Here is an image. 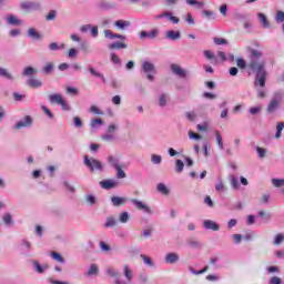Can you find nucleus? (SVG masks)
Segmentation results:
<instances>
[{
    "instance_id": "1",
    "label": "nucleus",
    "mask_w": 284,
    "mask_h": 284,
    "mask_svg": "<svg viewBox=\"0 0 284 284\" xmlns=\"http://www.w3.org/2000/svg\"><path fill=\"white\" fill-rule=\"evenodd\" d=\"M247 68L255 73V85L263 88L265 85V81L267 80V71H265V60H263V52L256 49H252Z\"/></svg>"
},
{
    "instance_id": "2",
    "label": "nucleus",
    "mask_w": 284,
    "mask_h": 284,
    "mask_svg": "<svg viewBox=\"0 0 284 284\" xmlns=\"http://www.w3.org/2000/svg\"><path fill=\"white\" fill-rule=\"evenodd\" d=\"M83 163L90 172H103V163L90 155H84Z\"/></svg>"
},
{
    "instance_id": "3",
    "label": "nucleus",
    "mask_w": 284,
    "mask_h": 284,
    "mask_svg": "<svg viewBox=\"0 0 284 284\" xmlns=\"http://www.w3.org/2000/svg\"><path fill=\"white\" fill-rule=\"evenodd\" d=\"M108 161H109L111 168L115 169L116 179H125L128 176V174H125V171H123V168H125V165L123 163H121V160H119V158H114L113 155H110L108 158Z\"/></svg>"
},
{
    "instance_id": "4",
    "label": "nucleus",
    "mask_w": 284,
    "mask_h": 284,
    "mask_svg": "<svg viewBox=\"0 0 284 284\" xmlns=\"http://www.w3.org/2000/svg\"><path fill=\"white\" fill-rule=\"evenodd\" d=\"M20 7L22 10H27V12H39L41 10V3L34 1H23Z\"/></svg>"
},
{
    "instance_id": "5",
    "label": "nucleus",
    "mask_w": 284,
    "mask_h": 284,
    "mask_svg": "<svg viewBox=\"0 0 284 284\" xmlns=\"http://www.w3.org/2000/svg\"><path fill=\"white\" fill-rule=\"evenodd\" d=\"M34 123V120L30 115H26L23 119L19 120L14 126L13 130H23V128H32V124Z\"/></svg>"
},
{
    "instance_id": "6",
    "label": "nucleus",
    "mask_w": 284,
    "mask_h": 284,
    "mask_svg": "<svg viewBox=\"0 0 284 284\" xmlns=\"http://www.w3.org/2000/svg\"><path fill=\"white\" fill-rule=\"evenodd\" d=\"M131 203L136 207V210L144 212V214H149V215L154 214V211H152V209L148 204L143 203L142 201L131 200Z\"/></svg>"
},
{
    "instance_id": "7",
    "label": "nucleus",
    "mask_w": 284,
    "mask_h": 284,
    "mask_svg": "<svg viewBox=\"0 0 284 284\" xmlns=\"http://www.w3.org/2000/svg\"><path fill=\"white\" fill-rule=\"evenodd\" d=\"M161 34V30L159 28H153L151 31H141L140 39L141 41H144V39H151L154 40Z\"/></svg>"
},
{
    "instance_id": "8",
    "label": "nucleus",
    "mask_w": 284,
    "mask_h": 284,
    "mask_svg": "<svg viewBox=\"0 0 284 284\" xmlns=\"http://www.w3.org/2000/svg\"><path fill=\"white\" fill-rule=\"evenodd\" d=\"M278 108H281V98H278V95H275L268 103L266 112L267 114H274V112H276Z\"/></svg>"
},
{
    "instance_id": "9",
    "label": "nucleus",
    "mask_w": 284,
    "mask_h": 284,
    "mask_svg": "<svg viewBox=\"0 0 284 284\" xmlns=\"http://www.w3.org/2000/svg\"><path fill=\"white\" fill-rule=\"evenodd\" d=\"M155 19L159 20V19H168V21H171V23H180L181 19H179L178 17H174L172 14V12L170 11H164L158 16H155Z\"/></svg>"
},
{
    "instance_id": "10",
    "label": "nucleus",
    "mask_w": 284,
    "mask_h": 284,
    "mask_svg": "<svg viewBox=\"0 0 284 284\" xmlns=\"http://www.w3.org/2000/svg\"><path fill=\"white\" fill-rule=\"evenodd\" d=\"M106 274L108 276H111V278H115L114 284H128L125 281L121 280L119 271L112 267L106 268Z\"/></svg>"
},
{
    "instance_id": "11",
    "label": "nucleus",
    "mask_w": 284,
    "mask_h": 284,
    "mask_svg": "<svg viewBox=\"0 0 284 284\" xmlns=\"http://www.w3.org/2000/svg\"><path fill=\"white\" fill-rule=\"evenodd\" d=\"M171 71L176 77H181V79H185L187 77V71H185V69L181 68L179 64H171Z\"/></svg>"
},
{
    "instance_id": "12",
    "label": "nucleus",
    "mask_w": 284,
    "mask_h": 284,
    "mask_svg": "<svg viewBox=\"0 0 284 284\" xmlns=\"http://www.w3.org/2000/svg\"><path fill=\"white\" fill-rule=\"evenodd\" d=\"M203 227L204 230H212V232H219V230H221V226L219 225V223L212 220H204Z\"/></svg>"
},
{
    "instance_id": "13",
    "label": "nucleus",
    "mask_w": 284,
    "mask_h": 284,
    "mask_svg": "<svg viewBox=\"0 0 284 284\" xmlns=\"http://www.w3.org/2000/svg\"><path fill=\"white\" fill-rule=\"evenodd\" d=\"M168 103H170V93H160L158 97L159 108H166Z\"/></svg>"
},
{
    "instance_id": "14",
    "label": "nucleus",
    "mask_w": 284,
    "mask_h": 284,
    "mask_svg": "<svg viewBox=\"0 0 284 284\" xmlns=\"http://www.w3.org/2000/svg\"><path fill=\"white\" fill-rule=\"evenodd\" d=\"M32 265H33V272H36L37 274H45L47 270L50 268L48 264L41 265L39 261H33Z\"/></svg>"
},
{
    "instance_id": "15",
    "label": "nucleus",
    "mask_w": 284,
    "mask_h": 284,
    "mask_svg": "<svg viewBox=\"0 0 284 284\" xmlns=\"http://www.w3.org/2000/svg\"><path fill=\"white\" fill-rule=\"evenodd\" d=\"M123 275H124V278L126 280L124 282L128 284H131L132 278H134V272L132 271V268H130V265L125 264L123 266Z\"/></svg>"
},
{
    "instance_id": "16",
    "label": "nucleus",
    "mask_w": 284,
    "mask_h": 284,
    "mask_svg": "<svg viewBox=\"0 0 284 284\" xmlns=\"http://www.w3.org/2000/svg\"><path fill=\"white\" fill-rule=\"evenodd\" d=\"M119 185V182L115 180H104L100 182L102 190H112Z\"/></svg>"
},
{
    "instance_id": "17",
    "label": "nucleus",
    "mask_w": 284,
    "mask_h": 284,
    "mask_svg": "<svg viewBox=\"0 0 284 284\" xmlns=\"http://www.w3.org/2000/svg\"><path fill=\"white\" fill-rule=\"evenodd\" d=\"M111 203L113 207H121V205H125L128 203V197H121V196H112L111 197Z\"/></svg>"
},
{
    "instance_id": "18",
    "label": "nucleus",
    "mask_w": 284,
    "mask_h": 284,
    "mask_svg": "<svg viewBox=\"0 0 284 284\" xmlns=\"http://www.w3.org/2000/svg\"><path fill=\"white\" fill-rule=\"evenodd\" d=\"M104 37L105 39H120V41H125L126 39L125 36L113 33L110 29L104 30Z\"/></svg>"
},
{
    "instance_id": "19",
    "label": "nucleus",
    "mask_w": 284,
    "mask_h": 284,
    "mask_svg": "<svg viewBox=\"0 0 284 284\" xmlns=\"http://www.w3.org/2000/svg\"><path fill=\"white\" fill-rule=\"evenodd\" d=\"M257 19L260 20L262 28L265 30L272 28V24L270 23V20H267V16H265V13H257Z\"/></svg>"
},
{
    "instance_id": "20",
    "label": "nucleus",
    "mask_w": 284,
    "mask_h": 284,
    "mask_svg": "<svg viewBox=\"0 0 284 284\" xmlns=\"http://www.w3.org/2000/svg\"><path fill=\"white\" fill-rule=\"evenodd\" d=\"M27 37H29V39H34V41H41L42 39L41 33H39V31H37L34 28L28 29Z\"/></svg>"
},
{
    "instance_id": "21",
    "label": "nucleus",
    "mask_w": 284,
    "mask_h": 284,
    "mask_svg": "<svg viewBox=\"0 0 284 284\" xmlns=\"http://www.w3.org/2000/svg\"><path fill=\"white\" fill-rule=\"evenodd\" d=\"M164 261L169 265H174V263H179V254H176V253H169V254L165 255Z\"/></svg>"
},
{
    "instance_id": "22",
    "label": "nucleus",
    "mask_w": 284,
    "mask_h": 284,
    "mask_svg": "<svg viewBox=\"0 0 284 284\" xmlns=\"http://www.w3.org/2000/svg\"><path fill=\"white\" fill-rule=\"evenodd\" d=\"M63 95H61V93H53L51 95H49V101L50 103L54 104L55 105H60L63 101Z\"/></svg>"
},
{
    "instance_id": "23",
    "label": "nucleus",
    "mask_w": 284,
    "mask_h": 284,
    "mask_svg": "<svg viewBox=\"0 0 284 284\" xmlns=\"http://www.w3.org/2000/svg\"><path fill=\"white\" fill-rule=\"evenodd\" d=\"M165 37L170 39V41H179V39H181V31L169 30Z\"/></svg>"
},
{
    "instance_id": "24",
    "label": "nucleus",
    "mask_w": 284,
    "mask_h": 284,
    "mask_svg": "<svg viewBox=\"0 0 284 284\" xmlns=\"http://www.w3.org/2000/svg\"><path fill=\"white\" fill-rule=\"evenodd\" d=\"M27 85H29V88H41L43 85V82L39 79H34V78H30L27 80Z\"/></svg>"
},
{
    "instance_id": "25",
    "label": "nucleus",
    "mask_w": 284,
    "mask_h": 284,
    "mask_svg": "<svg viewBox=\"0 0 284 284\" xmlns=\"http://www.w3.org/2000/svg\"><path fill=\"white\" fill-rule=\"evenodd\" d=\"M0 77L7 79V81H14V75L8 71V69L0 67Z\"/></svg>"
},
{
    "instance_id": "26",
    "label": "nucleus",
    "mask_w": 284,
    "mask_h": 284,
    "mask_svg": "<svg viewBox=\"0 0 284 284\" xmlns=\"http://www.w3.org/2000/svg\"><path fill=\"white\" fill-rule=\"evenodd\" d=\"M8 26H21V20L14 14H10L6 18Z\"/></svg>"
},
{
    "instance_id": "27",
    "label": "nucleus",
    "mask_w": 284,
    "mask_h": 284,
    "mask_svg": "<svg viewBox=\"0 0 284 284\" xmlns=\"http://www.w3.org/2000/svg\"><path fill=\"white\" fill-rule=\"evenodd\" d=\"M155 70V67L154 64H152V62H149V61H144L142 63V71L145 73V74H150V72H154Z\"/></svg>"
},
{
    "instance_id": "28",
    "label": "nucleus",
    "mask_w": 284,
    "mask_h": 284,
    "mask_svg": "<svg viewBox=\"0 0 284 284\" xmlns=\"http://www.w3.org/2000/svg\"><path fill=\"white\" fill-rule=\"evenodd\" d=\"M128 48V44L124 42H112L109 44V50H125Z\"/></svg>"
},
{
    "instance_id": "29",
    "label": "nucleus",
    "mask_w": 284,
    "mask_h": 284,
    "mask_svg": "<svg viewBox=\"0 0 284 284\" xmlns=\"http://www.w3.org/2000/svg\"><path fill=\"white\" fill-rule=\"evenodd\" d=\"M114 26L119 28V30H125V28H130L131 23L128 20H116Z\"/></svg>"
},
{
    "instance_id": "30",
    "label": "nucleus",
    "mask_w": 284,
    "mask_h": 284,
    "mask_svg": "<svg viewBox=\"0 0 284 284\" xmlns=\"http://www.w3.org/2000/svg\"><path fill=\"white\" fill-rule=\"evenodd\" d=\"M186 3L189 6H194V8H196V10H202V8H205V2L204 1L186 0Z\"/></svg>"
},
{
    "instance_id": "31",
    "label": "nucleus",
    "mask_w": 284,
    "mask_h": 284,
    "mask_svg": "<svg viewBox=\"0 0 284 284\" xmlns=\"http://www.w3.org/2000/svg\"><path fill=\"white\" fill-rule=\"evenodd\" d=\"M89 72L90 74H92L93 77H97V79H101L102 83H105V77L103 75V73L97 71L94 68L89 67Z\"/></svg>"
},
{
    "instance_id": "32",
    "label": "nucleus",
    "mask_w": 284,
    "mask_h": 284,
    "mask_svg": "<svg viewBox=\"0 0 284 284\" xmlns=\"http://www.w3.org/2000/svg\"><path fill=\"white\" fill-rule=\"evenodd\" d=\"M158 192L160 194H163L164 196H168L170 194V189L164 183H159L156 186Z\"/></svg>"
},
{
    "instance_id": "33",
    "label": "nucleus",
    "mask_w": 284,
    "mask_h": 284,
    "mask_svg": "<svg viewBox=\"0 0 284 284\" xmlns=\"http://www.w3.org/2000/svg\"><path fill=\"white\" fill-rule=\"evenodd\" d=\"M140 258H142L144 265H146L148 267H154V261H152V257L145 254H141Z\"/></svg>"
},
{
    "instance_id": "34",
    "label": "nucleus",
    "mask_w": 284,
    "mask_h": 284,
    "mask_svg": "<svg viewBox=\"0 0 284 284\" xmlns=\"http://www.w3.org/2000/svg\"><path fill=\"white\" fill-rule=\"evenodd\" d=\"M49 50H51V52H57V50H65V43H61L59 45V43L52 42L49 44Z\"/></svg>"
},
{
    "instance_id": "35",
    "label": "nucleus",
    "mask_w": 284,
    "mask_h": 284,
    "mask_svg": "<svg viewBox=\"0 0 284 284\" xmlns=\"http://www.w3.org/2000/svg\"><path fill=\"white\" fill-rule=\"evenodd\" d=\"M34 74H37V69L32 67L24 68L22 72V77H34Z\"/></svg>"
},
{
    "instance_id": "36",
    "label": "nucleus",
    "mask_w": 284,
    "mask_h": 284,
    "mask_svg": "<svg viewBox=\"0 0 284 284\" xmlns=\"http://www.w3.org/2000/svg\"><path fill=\"white\" fill-rule=\"evenodd\" d=\"M115 225H116V219H114V216H108L104 223V227L109 229V227H114Z\"/></svg>"
},
{
    "instance_id": "37",
    "label": "nucleus",
    "mask_w": 284,
    "mask_h": 284,
    "mask_svg": "<svg viewBox=\"0 0 284 284\" xmlns=\"http://www.w3.org/2000/svg\"><path fill=\"white\" fill-rule=\"evenodd\" d=\"M99 125H103V120L101 118H95V119L91 120L90 128H92V130H97V128H99Z\"/></svg>"
},
{
    "instance_id": "38",
    "label": "nucleus",
    "mask_w": 284,
    "mask_h": 284,
    "mask_svg": "<svg viewBox=\"0 0 284 284\" xmlns=\"http://www.w3.org/2000/svg\"><path fill=\"white\" fill-rule=\"evenodd\" d=\"M54 70V63L52 62H48L43 68H42V72L44 74H52V71Z\"/></svg>"
},
{
    "instance_id": "39",
    "label": "nucleus",
    "mask_w": 284,
    "mask_h": 284,
    "mask_svg": "<svg viewBox=\"0 0 284 284\" xmlns=\"http://www.w3.org/2000/svg\"><path fill=\"white\" fill-rule=\"evenodd\" d=\"M186 243H187L189 247H191L192 250H199V247H201V242H199L194 239L187 240Z\"/></svg>"
},
{
    "instance_id": "40",
    "label": "nucleus",
    "mask_w": 284,
    "mask_h": 284,
    "mask_svg": "<svg viewBox=\"0 0 284 284\" xmlns=\"http://www.w3.org/2000/svg\"><path fill=\"white\" fill-rule=\"evenodd\" d=\"M162 162H163V156L159 154L151 155V163H153V165H161Z\"/></svg>"
},
{
    "instance_id": "41",
    "label": "nucleus",
    "mask_w": 284,
    "mask_h": 284,
    "mask_svg": "<svg viewBox=\"0 0 284 284\" xmlns=\"http://www.w3.org/2000/svg\"><path fill=\"white\" fill-rule=\"evenodd\" d=\"M99 8H101V10H113V8H115V4L111 2L102 1L100 2Z\"/></svg>"
},
{
    "instance_id": "42",
    "label": "nucleus",
    "mask_w": 284,
    "mask_h": 284,
    "mask_svg": "<svg viewBox=\"0 0 284 284\" xmlns=\"http://www.w3.org/2000/svg\"><path fill=\"white\" fill-rule=\"evenodd\" d=\"M250 114H252V116H256V114H261V112H263V106L262 105H256V106H252L248 110Z\"/></svg>"
},
{
    "instance_id": "43",
    "label": "nucleus",
    "mask_w": 284,
    "mask_h": 284,
    "mask_svg": "<svg viewBox=\"0 0 284 284\" xmlns=\"http://www.w3.org/2000/svg\"><path fill=\"white\" fill-rule=\"evenodd\" d=\"M128 221H130V213L128 211H124V212L120 213L119 222L120 223H128Z\"/></svg>"
},
{
    "instance_id": "44",
    "label": "nucleus",
    "mask_w": 284,
    "mask_h": 284,
    "mask_svg": "<svg viewBox=\"0 0 284 284\" xmlns=\"http://www.w3.org/2000/svg\"><path fill=\"white\" fill-rule=\"evenodd\" d=\"M185 168V163H183L182 160H176L175 161V172L178 174H181V172H183V169Z\"/></svg>"
},
{
    "instance_id": "45",
    "label": "nucleus",
    "mask_w": 284,
    "mask_h": 284,
    "mask_svg": "<svg viewBox=\"0 0 284 284\" xmlns=\"http://www.w3.org/2000/svg\"><path fill=\"white\" fill-rule=\"evenodd\" d=\"M230 183H231V187L233 190H239V179H236L234 175H230L229 176Z\"/></svg>"
},
{
    "instance_id": "46",
    "label": "nucleus",
    "mask_w": 284,
    "mask_h": 284,
    "mask_svg": "<svg viewBox=\"0 0 284 284\" xmlns=\"http://www.w3.org/2000/svg\"><path fill=\"white\" fill-rule=\"evenodd\" d=\"M95 274H99V266H97V264H91L88 271V276H95Z\"/></svg>"
},
{
    "instance_id": "47",
    "label": "nucleus",
    "mask_w": 284,
    "mask_h": 284,
    "mask_svg": "<svg viewBox=\"0 0 284 284\" xmlns=\"http://www.w3.org/2000/svg\"><path fill=\"white\" fill-rule=\"evenodd\" d=\"M215 139L220 150H224L225 146L223 145V136L221 135V132H215Z\"/></svg>"
},
{
    "instance_id": "48",
    "label": "nucleus",
    "mask_w": 284,
    "mask_h": 284,
    "mask_svg": "<svg viewBox=\"0 0 284 284\" xmlns=\"http://www.w3.org/2000/svg\"><path fill=\"white\" fill-rule=\"evenodd\" d=\"M283 130H284V122H278L276 125L275 139H281V134L283 133Z\"/></svg>"
},
{
    "instance_id": "49",
    "label": "nucleus",
    "mask_w": 284,
    "mask_h": 284,
    "mask_svg": "<svg viewBox=\"0 0 284 284\" xmlns=\"http://www.w3.org/2000/svg\"><path fill=\"white\" fill-rule=\"evenodd\" d=\"M2 221L4 223V225H12V223H14L12 221V214L10 213H6L3 216H2Z\"/></svg>"
},
{
    "instance_id": "50",
    "label": "nucleus",
    "mask_w": 284,
    "mask_h": 284,
    "mask_svg": "<svg viewBox=\"0 0 284 284\" xmlns=\"http://www.w3.org/2000/svg\"><path fill=\"white\" fill-rule=\"evenodd\" d=\"M50 254L53 261H58V263H65V258H63V256H61L59 253L51 252Z\"/></svg>"
},
{
    "instance_id": "51",
    "label": "nucleus",
    "mask_w": 284,
    "mask_h": 284,
    "mask_svg": "<svg viewBox=\"0 0 284 284\" xmlns=\"http://www.w3.org/2000/svg\"><path fill=\"white\" fill-rule=\"evenodd\" d=\"M202 14L206 18V19H216V13L214 11H210V10H203Z\"/></svg>"
},
{
    "instance_id": "52",
    "label": "nucleus",
    "mask_w": 284,
    "mask_h": 284,
    "mask_svg": "<svg viewBox=\"0 0 284 284\" xmlns=\"http://www.w3.org/2000/svg\"><path fill=\"white\" fill-rule=\"evenodd\" d=\"M22 245L27 250V256H30V252L32 250V243L30 241H28V240H22Z\"/></svg>"
},
{
    "instance_id": "53",
    "label": "nucleus",
    "mask_w": 284,
    "mask_h": 284,
    "mask_svg": "<svg viewBox=\"0 0 284 284\" xmlns=\"http://www.w3.org/2000/svg\"><path fill=\"white\" fill-rule=\"evenodd\" d=\"M275 22L276 23H284V12L283 11H276L275 14Z\"/></svg>"
},
{
    "instance_id": "54",
    "label": "nucleus",
    "mask_w": 284,
    "mask_h": 284,
    "mask_svg": "<svg viewBox=\"0 0 284 284\" xmlns=\"http://www.w3.org/2000/svg\"><path fill=\"white\" fill-rule=\"evenodd\" d=\"M205 59H209V61H216V55H214V53L210 50H205L203 52Z\"/></svg>"
},
{
    "instance_id": "55",
    "label": "nucleus",
    "mask_w": 284,
    "mask_h": 284,
    "mask_svg": "<svg viewBox=\"0 0 284 284\" xmlns=\"http://www.w3.org/2000/svg\"><path fill=\"white\" fill-rule=\"evenodd\" d=\"M272 184L274 187H283L284 186V179H272Z\"/></svg>"
},
{
    "instance_id": "56",
    "label": "nucleus",
    "mask_w": 284,
    "mask_h": 284,
    "mask_svg": "<svg viewBox=\"0 0 284 284\" xmlns=\"http://www.w3.org/2000/svg\"><path fill=\"white\" fill-rule=\"evenodd\" d=\"M85 201L88 205H94L97 203V197L92 194L85 195Z\"/></svg>"
},
{
    "instance_id": "57",
    "label": "nucleus",
    "mask_w": 284,
    "mask_h": 284,
    "mask_svg": "<svg viewBox=\"0 0 284 284\" xmlns=\"http://www.w3.org/2000/svg\"><path fill=\"white\" fill-rule=\"evenodd\" d=\"M235 21H245V19H247V16L245 13H241V12H235L233 14Z\"/></svg>"
},
{
    "instance_id": "58",
    "label": "nucleus",
    "mask_w": 284,
    "mask_h": 284,
    "mask_svg": "<svg viewBox=\"0 0 284 284\" xmlns=\"http://www.w3.org/2000/svg\"><path fill=\"white\" fill-rule=\"evenodd\" d=\"M199 132H207V129L210 128L209 122H203L202 124L196 125Z\"/></svg>"
},
{
    "instance_id": "59",
    "label": "nucleus",
    "mask_w": 284,
    "mask_h": 284,
    "mask_svg": "<svg viewBox=\"0 0 284 284\" xmlns=\"http://www.w3.org/2000/svg\"><path fill=\"white\" fill-rule=\"evenodd\" d=\"M45 19L47 21H54V19H57V10H50Z\"/></svg>"
},
{
    "instance_id": "60",
    "label": "nucleus",
    "mask_w": 284,
    "mask_h": 284,
    "mask_svg": "<svg viewBox=\"0 0 284 284\" xmlns=\"http://www.w3.org/2000/svg\"><path fill=\"white\" fill-rule=\"evenodd\" d=\"M284 242V234L278 233L274 239V245H281Z\"/></svg>"
},
{
    "instance_id": "61",
    "label": "nucleus",
    "mask_w": 284,
    "mask_h": 284,
    "mask_svg": "<svg viewBox=\"0 0 284 284\" xmlns=\"http://www.w3.org/2000/svg\"><path fill=\"white\" fill-rule=\"evenodd\" d=\"M111 61L114 65H121V58L116 53H111Z\"/></svg>"
},
{
    "instance_id": "62",
    "label": "nucleus",
    "mask_w": 284,
    "mask_h": 284,
    "mask_svg": "<svg viewBox=\"0 0 284 284\" xmlns=\"http://www.w3.org/2000/svg\"><path fill=\"white\" fill-rule=\"evenodd\" d=\"M74 128H83V120L79 116L73 118Z\"/></svg>"
},
{
    "instance_id": "63",
    "label": "nucleus",
    "mask_w": 284,
    "mask_h": 284,
    "mask_svg": "<svg viewBox=\"0 0 284 284\" xmlns=\"http://www.w3.org/2000/svg\"><path fill=\"white\" fill-rule=\"evenodd\" d=\"M215 190L216 192H225L227 189L225 187V184H223V181L220 180V182L215 185Z\"/></svg>"
},
{
    "instance_id": "64",
    "label": "nucleus",
    "mask_w": 284,
    "mask_h": 284,
    "mask_svg": "<svg viewBox=\"0 0 284 284\" xmlns=\"http://www.w3.org/2000/svg\"><path fill=\"white\" fill-rule=\"evenodd\" d=\"M283 281L278 276H273L270 278L268 284H281Z\"/></svg>"
}]
</instances>
